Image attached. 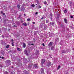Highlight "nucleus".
<instances>
[{"label": "nucleus", "mask_w": 74, "mask_h": 74, "mask_svg": "<svg viewBox=\"0 0 74 74\" xmlns=\"http://www.w3.org/2000/svg\"><path fill=\"white\" fill-rule=\"evenodd\" d=\"M52 44H53V42H50L48 45L49 47H51V46L52 45Z\"/></svg>", "instance_id": "39448f33"}, {"label": "nucleus", "mask_w": 74, "mask_h": 74, "mask_svg": "<svg viewBox=\"0 0 74 74\" xmlns=\"http://www.w3.org/2000/svg\"><path fill=\"white\" fill-rule=\"evenodd\" d=\"M1 42L2 45H4L5 44V42H4L3 40H1Z\"/></svg>", "instance_id": "9b49d317"}, {"label": "nucleus", "mask_w": 74, "mask_h": 74, "mask_svg": "<svg viewBox=\"0 0 74 74\" xmlns=\"http://www.w3.org/2000/svg\"><path fill=\"white\" fill-rule=\"evenodd\" d=\"M53 48H54V46H52L51 48V50H53Z\"/></svg>", "instance_id": "393cba45"}, {"label": "nucleus", "mask_w": 74, "mask_h": 74, "mask_svg": "<svg viewBox=\"0 0 74 74\" xmlns=\"http://www.w3.org/2000/svg\"><path fill=\"white\" fill-rule=\"evenodd\" d=\"M4 22H6V21L5 20H4Z\"/></svg>", "instance_id": "864d4df0"}, {"label": "nucleus", "mask_w": 74, "mask_h": 74, "mask_svg": "<svg viewBox=\"0 0 74 74\" xmlns=\"http://www.w3.org/2000/svg\"><path fill=\"white\" fill-rule=\"evenodd\" d=\"M4 54V51H1V54L2 55H3Z\"/></svg>", "instance_id": "dca6fc26"}, {"label": "nucleus", "mask_w": 74, "mask_h": 74, "mask_svg": "<svg viewBox=\"0 0 74 74\" xmlns=\"http://www.w3.org/2000/svg\"><path fill=\"white\" fill-rule=\"evenodd\" d=\"M0 58H2V59H4V57L0 56Z\"/></svg>", "instance_id": "4c0bfd02"}, {"label": "nucleus", "mask_w": 74, "mask_h": 74, "mask_svg": "<svg viewBox=\"0 0 74 74\" xmlns=\"http://www.w3.org/2000/svg\"><path fill=\"white\" fill-rule=\"evenodd\" d=\"M27 21H31V20H30V18H29L27 19Z\"/></svg>", "instance_id": "bb28decb"}, {"label": "nucleus", "mask_w": 74, "mask_h": 74, "mask_svg": "<svg viewBox=\"0 0 74 74\" xmlns=\"http://www.w3.org/2000/svg\"><path fill=\"white\" fill-rule=\"evenodd\" d=\"M1 33V29H0V33Z\"/></svg>", "instance_id": "de8ad7c7"}, {"label": "nucleus", "mask_w": 74, "mask_h": 74, "mask_svg": "<svg viewBox=\"0 0 74 74\" xmlns=\"http://www.w3.org/2000/svg\"><path fill=\"white\" fill-rule=\"evenodd\" d=\"M37 14H38V12H36V13H35L36 15Z\"/></svg>", "instance_id": "09e8293b"}, {"label": "nucleus", "mask_w": 74, "mask_h": 74, "mask_svg": "<svg viewBox=\"0 0 74 74\" xmlns=\"http://www.w3.org/2000/svg\"><path fill=\"white\" fill-rule=\"evenodd\" d=\"M1 13L2 14H3V11H1Z\"/></svg>", "instance_id": "5fc2aeb1"}, {"label": "nucleus", "mask_w": 74, "mask_h": 74, "mask_svg": "<svg viewBox=\"0 0 74 74\" xmlns=\"http://www.w3.org/2000/svg\"><path fill=\"white\" fill-rule=\"evenodd\" d=\"M34 67H35V68H36V69H37L38 67V66H37V65H34Z\"/></svg>", "instance_id": "4be33fe9"}, {"label": "nucleus", "mask_w": 74, "mask_h": 74, "mask_svg": "<svg viewBox=\"0 0 74 74\" xmlns=\"http://www.w3.org/2000/svg\"><path fill=\"white\" fill-rule=\"evenodd\" d=\"M27 25H29V23H28Z\"/></svg>", "instance_id": "13d9d810"}, {"label": "nucleus", "mask_w": 74, "mask_h": 74, "mask_svg": "<svg viewBox=\"0 0 74 74\" xmlns=\"http://www.w3.org/2000/svg\"><path fill=\"white\" fill-rule=\"evenodd\" d=\"M44 69L43 68H41L40 69V71L41 72V74H45V73H44Z\"/></svg>", "instance_id": "f257e3e1"}, {"label": "nucleus", "mask_w": 74, "mask_h": 74, "mask_svg": "<svg viewBox=\"0 0 74 74\" xmlns=\"http://www.w3.org/2000/svg\"><path fill=\"white\" fill-rule=\"evenodd\" d=\"M23 25L25 26H27V24L26 23H23Z\"/></svg>", "instance_id": "aec40b11"}, {"label": "nucleus", "mask_w": 74, "mask_h": 74, "mask_svg": "<svg viewBox=\"0 0 74 74\" xmlns=\"http://www.w3.org/2000/svg\"><path fill=\"white\" fill-rule=\"evenodd\" d=\"M12 46H13V47H14V42H12Z\"/></svg>", "instance_id": "c85d7f7f"}, {"label": "nucleus", "mask_w": 74, "mask_h": 74, "mask_svg": "<svg viewBox=\"0 0 74 74\" xmlns=\"http://www.w3.org/2000/svg\"><path fill=\"white\" fill-rule=\"evenodd\" d=\"M60 65H59L58 66L57 68V70H59V69H60Z\"/></svg>", "instance_id": "f3484780"}, {"label": "nucleus", "mask_w": 74, "mask_h": 74, "mask_svg": "<svg viewBox=\"0 0 74 74\" xmlns=\"http://www.w3.org/2000/svg\"><path fill=\"white\" fill-rule=\"evenodd\" d=\"M41 64L42 65H43V64H44V63L45 62V60L42 59L41 61Z\"/></svg>", "instance_id": "f03ea898"}, {"label": "nucleus", "mask_w": 74, "mask_h": 74, "mask_svg": "<svg viewBox=\"0 0 74 74\" xmlns=\"http://www.w3.org/2000/svg\"><path fill=\"white\" fill-rule=\"evenodd\" d=\"M26 45L25 43H23V48H25Z\"/></svg>", "instance_id": "6e6552de"}, {"label": "nucleus", "mask_w": 74, "mask_h": 74, "mask_svg": "<svg viewBox=\"0 0 74 74\" xmlns=\"http://www.w3.org/2000/svg\"><path fill=\"white\" fill-rule=\"evenodd\" d=\"M44 27V29H47V24H44L43 25Z\"/></svg>", "instance_id": "9d476101"}, {"label": "nucleus", "mask_w": 74, "mask_h": 74, "mask_svg": "<svg viewBox=\"0 0 74 74\" xmlns=\"http://www.w3.org/2000/svg\"><path fill=\"white\" fill-rule=\"evenodd\" d=\"M5 62L6 64H10V63H11V61H10V60H7Z\"/></svg>", "instance_id": "7ed1b4c3"}, {"label": "nucleus", "mask_w": 74, "mask_h": 74, "mask_svg": "<svg viewBox=\"0 0 74 74\" xmlns=\"http://www.w3.org/2000/svg\"><path fill=\"white\" fill-rule=\"evenodd\" d=\"M33 23V24H35V22H34Z\"/></svg>", "instance_id": "bf43d9fd"}, {"label": "nucleus", "mask_w": 74, "mask_h": 74, "mask_svg": "<svg viewBox=\"0 0 74 74\" xmlns=\"http://www.w3.org/2000/svg\"><path fill=\"white\" fill-rule=\"evenodd\" d=\"M1 16H0V19H1Z\"/></svg>", "instance_id": "0e129e2a"}, {"label": "nucleus", "mask_w": 74, "mask_h": 74, "mask_svg": "<svg viewBox=\"0 0 74 74\" xmlns=\"http://www.w3.org/2000/svg\"><path fill=\"white\" fill-rule=\"evenodd\" d=\"M44 3L45 4H47V2H44Z\"/></svg>", "instance_id": "79ce46f5"}, {"label": "nucleus", "mask_w": 74, "mask_h": 74, "mask_svg": "<svg viewBox=\"0 0 74 74\" xmlns=\"http://www.w3.org/2000/svg\"><path fill=\"white\" fill-rule=\"evenodd\" d=\"M35 65H37V64H35Z\"/></svg>", "instance_id": "69168bd1"}, {"label": "nucleus", "mask_w": 74, "mask_h": 74, "mask_svg": "<svg viewBox=\"0 0 74 74\" xmlns=\"http://www.w3.org/2000/svg\"><path fill=\"white\" fill-rule=\"evenodd\" d=\"M42 45L43 47H45V45H44V43H42Z\"/></svg>", "instance_id": "ea45409f"}, {"label": "nucleus", "mask_w": 74, "mask_h": 74, "mask_svg": "<svg viewBox=\"0 0 74 74\" xmlns=\"http://www.w3.org/2000/svg\"><path fill=\"white\" fill-rule=\"evenodd\" d=\"M11 41H12L13 42H14V40L12 39L11 40Z\"/></svg>", "instance_id": "c03bdc74"}, {"label": "nucleus", "mask_w": 74, "mask_h": 74, "mask_svg": "<svg viewBox=\"0 0 74 74\" xmlns=\"http://www.w3.org/2000/svg\"><path fill=\"white\" fill-rule=\"evenodd\" d=\"M36 52H35V55H39L40 53H39V51H38L37 50H36Z\"/></svg>", "instance_id": "20e7f679"}, {"label": "nucleus", "mask_w": 74, "mask_h": 74, "mask_svg": "<svg viewBox=\"0 0 74 74\" xmlns=\"http://www.w3.org/2000/svg\"><path fill=\"white\" fill-rule=\"evenodd\" d=\"M52 15L50 14V19H52Z\"/></svg>", "instance_id": "a878e982"}, {"label": "nucleus", "mask_w": 74, "mask_h": 74, "mask_svg": "<svg viewBox=\"0 0 74 74\" xmlns=\"http://www.w3.org/2000/svg\"><path fill=\"white\" fill-rule=\"evenodd\" d=\"M8 30H9V31H10V29H9Z\"/></svg>", "instance_id": "e2e57ef3"}, {"label": "nucleus", "mask_w": 74, "mask_h": 74, "mask_svg": "<svg viewBox=\"0 0 74 74\" xmlns=\"http://www.w3.org/2000/svg\"><path fill=\"white\" fill-rule=\"evenodd\" d=\"M2 37L3 38H4V36L3 35H2Z\"/></svg>", "instance_id": "603ef678"}, {"label": "nucleus", "mask_w": 74, "mask_h": 74, "mask_svg": "<svg viewBox=\"0 0 74 74\" xmlns=\"http://www.w3.org/2000/svg\"><path fill=\"white\" fill-rule=\"evenodd\" d=\"M62 53H66V51H64L62 50Z\"/></svg>", "instance_id": "cd10ccee"}, {"label": "nucleus", "mask_w": 74, "mask_h": 74, "mask_svg": "<svg viewBox=\"0 0 74 74\" xmlns=\"http://www.w3.org/2000/svg\"><path fill=\"white\" fill-rule=\"evenodd\" d=\"M60 26L61 27H62L63 28H64V25H63L61 24L60 25Z\"/></svg>", "instance_id": "4468645a"}, {"label": "nucleus", "mask_w": 74, "mask_h": 74, "mask_svg": "<svg viewBox=\"0 0 74 74\" xmlns=\"http://www.w3.org/2000/svg\"><path fill=\"white\" fill-rule=\"evenodd\" d=\"M7 48H9V45H7L6 47Z\"/></svg>", "instance_id": "473e14b6"}, {"label": "nucleus", "mask_w": 74, "mask_h": 74, "mask_svg": "<svg viewBox=\"0 0 74 74\" xmlns=\"http://www.w3.org/2000/svg\"><path fill=\"white\" fill-rule=\"evenodd\" d=\"M34 35H36V33H34Z\"/></svg>", "instance_id": "3c124183"}, {"label": "nucleus", "mask_w": 74, "mask_h": 74, "mask_svg": "<svg viewBox=\"0 0 74 74\" xmlns=\"http://www.w3.org/2000/svg\"><path fill=\"white\" fill-rule=\"evenodd\" d=\"M3 66H2V65H0V67H1V68H2V67H3Z\"/></svg>", "instance_id": "a19ab883"}, {"label": "nucleus", "mask_w": 74, "mask_h": 74, "mask_svg": "<svg viewBox=\"0 0 74 74\" xmlns=\"http://www.w3.org/2000/svg\"><path fill=\"white\" fill-rule=\"evenodd\" d=\"M44 11L45 12H46V8H45V9H44Z\"/></svg>", "instance_id": "e433bc0d"}, {"label": "nucleus", "mask_w": 74, "mask_h": 74, "mask_svg": "<svg viewBox=\"0 0 74 74\" xmlns=\"http://www.w3.org/2000/svg\"><path fill=\"white\" fill-rule=\"evenodd\" d=\"M17 49L18 51H21V48H17Z\"/></svg>", "instance_id": "f8f14e48"}, {"label": "nucleus", "mask_w": 74, "mask_h": 74, "mask_svg": "<svg viewBox=\"0 0 74 74\" xmlns=\"http://www.w3.org/2000/svg\"><path fill=\"white\" fill-rule=\"evenodd\" d=\"M2 19H0V22H2Z\"/></svg>", "instance_id": "49530a36"}, {"label": "nucleus", "mask_w": 74, "mask_h": 74, "mask_svg": "<svg viewBox=\"0 0 74 74\" xmlns=\"http://www.w3.org/2000/svg\"><path fill=\"white\" fill-rule=\"evenodd\" d=\"M24 53L27 56V55H29V53H27V50H25L24 51Z\"/></svg>", "instance_id": "423d86ee"}, {"label": "nucleus", "mask_w": 74, "mask_h": 74, "mask_svg": "<svg viewBox=\"0 0 74 74\" xmlns=\"http://www.w3.org/2000/svg\"><path fill=\"white\" fill-rule=\"evenodd\" d=\"M26 62H27V60H25V59H24L23 60V62L24 63H26Z\"/></svg>", "instance_id": "412c9836"}, {"label": "nucleus", "mask_w": 74, "mask_h": 74, "mask_svg": "<svg viewBox=\"0 0 74 74\" xmlns=\"http://www.w3.org/2000/svg\"><path fill=\"white\" fill-rule=\"evenodd\" d=\"M42 17L44 19H45V18H46L45 16H44V15H43V16Z\"/></svg>", "instance_id": "72a5a7b5"}, {"label": "nucleus", "mask_w": 74, "mask_h": 74, "mask_svg": "<svg viewBox=\"0 0 74 74\" xmlns=\"http://www.w3.org/2000/svg\"><path fill=\"white\" fill-rule=\"evenodd\" d=\"M5 74H8V72H5Z\"/></svg>", "instance_id": "58836bf2"}, {"label": "nucleus", "mask_w": 74, "mask_h": 74, "mask_svg": "<svg viewBox=\"0 0 74 74\" xmlns=\"http://www.w3.org/2000/svg\"><path fill=\"white\" fill-rule=\"evenodd\" d=\"M3 15H5V13H3Z\"/></svg>", "instance_id": "4d7b16f0"}, {"label": "nucleus", "mask_w": 74, "mask_h": 74, "mask_svg": "<svg viewBox=\"0 0 74 74\" xmlns=\"http://www.w3.org/2000/svg\"><path fill=\"white\" fill-rule=\"evenodd\" d=\"M36 5H37V4H36Z\"/></svg>", "instance_id": "774afa93"}, {"label": "nucleus", "mask_w": 74, "mask_h": 74, "mask_svg": "<svg viewBox=\"0 0 74 74\" xmlns=\"http://www.w3.org/2000/svg\"><path fill=\"white\" fill-rule=\"evenodd\" d=\"M47 64L48 65H51V62L48 61L47 62Z\"/></svg>", "instance_id": "ddd939ff"}, {"label": "nucleus", "mask_w": 74, "mask_h": 74, "mask_svg": "<svg viewBox=\"0 0 74 74\" xmlns=\"http://www.w3.org/2000/svg\"><path fill=\"white\" fill-rule=\"evenodd\" d=\"M67 12V11L66 10H65L64 11V13H66V12Z\"/></svg>", "instance_id": "c756f323"}, {"label": "nucleus", "mask_w": 74, "mask_h": 74, "mask_svg": "<svg viewBox=\"0 0 74 74\" xmlns=\"http://www.w3.org/2000/svg\"><path fill=\"white\" fill-rule=\"evenodd\" d=\"M36 7H37V8H41V6L40 5H39L38 6H37Z\"/></svg>", "instance_id": "a211bd4d"}, {"label": "nucleus", "mask_w": 74, "mask_h": 74, "mask_svg": "<svg viewBox=\"0 0 74 74\" xmlns=\"http://www.w3.org/2000/svg\"><path fill=\"white\" fill-rule=\"evenodd\" d=\"M64 21L66 23H67V19H66V18H64Z\"/></svg>", "instance_id": "5701e85b"}, {"label": "nucleus", "mask_w": 74, "mask_h": 74, "mask_svg": "<svg viewBox=\"0 0 74 74\" xmlns=\"http://www.w3.org/2000/svg\"><path fill=\"white\" fill-rule=\"evenodd\" d=\"M16 23H17V24H18V25H19V23H19V21H17L16 22Z\"/></svg>", "instance_id": "7c9ffc66"}, {"label": "nucleus", "mask_w": 74, "mask_h": 74, "mask_svg": "<svg viewBox=\"0 0 74 74\" xmlns=\"http://www.w3.org/2000/svg\"><path fill=\"white\" fill-rule=\"evenodd\" d=\"M34 33H37V31H34Z\"/></svg>", "instance_id": "f704fd0d"}, {"label": "nucleus", "mask_w": 74, "mask_h": 74, "mask_svg": "<svg viewBox=\"0 0 74 74\" xmlns=\"http://www.w3.org/2000/svg\"><path fill=\"white\" fill-rule=\"evenodd\" d=\"M42 26H43L42 23H41L40 24V26H39L40 28H40H42Z\"/></svg>", "instance_id": "1a4fd4ad"}, {"label": "nucleus", "mask_w": 74, "mask_h": 74, "mask_svg": "<svg viewBox=\"0 0 74 74\" xmlns=\"http://www.w3.org/2000/svg\"><path fill=\"white\" fill-rule=\"evenodd\" d=\"M12 68H13V66H12Z\"/></svg>", "instance_id": "338daca9"}, {"label": "nucleus", "mask_w": 74, "mask_h": 74, "mask_svg": "<svg viewBox=\"0 0 74 74\" xmlns=\"http://www.w3.org/2000/svg\"><path fill=\"white\" fill-rule=\"evenodd\" d=\"M25 10V8H21V11H24V10Z\"/></svg>", "instance_id": "6ab92c4d"}, {"label": "nucleus", "mask_w": 74, "mask_h": 74, "mask_svg": "<svg viewBox=\"0 0 74 74\" xmlns=\"http://www.w3.org/2000/svg\"><path fill=\"white\" fill-rule=\"evenodd\" d=\"M8 52H9V53H10V52H11V51H9Z\"/></svg>", "instance_id": "a18cd8bd"}, {"label": "nucleus", "mask_w": 74, "mask_h": 74, "mask_svg": "<svg viewBox=\"0 0 74 74\" xmlns=\"http://www.w3.org/2000/svg\"><path fill=\"white\" fill-rule=\"evenodd\" d=\"M24 16H26V14H24Z\"/></svg>", "instance_id": "6e6d98bb"}, {"label": "nucleus", "mask_w": 74, "mask_h": 74, "mask_svg": "<svg viewBox=\"0 0 74 74\" xmlns=\"http://www.w3.org/2000/svg\"><path fill=\"white\" fill-rule=\"evenodd\" d=\"M55 23L53 22H51L49 23V24L50 25H52V26H54L55 25Z\"/></svg>", "instance_id": "0eeeda50"}, {"label": "nucleus", "mask_w": 74, "mask_h": 74, "mask_svg": "<svg viewBox=\"0 0 74 74\" xmlns=\"http://www.w3.org/2000/svg\"><path fill=\"white\" fill-rule=\"evenodd\" d=\"M43 17H42V18H41V19H43Z\"/></svg>", "instance_id": "052dcab7"}, {"label": "nucleus", "mask_w": 74, "mask_h": 74, "mask_svg": "<svg viewBox=\"0 0 74 74\" xmlns=\"http://www.w3.org/2000/svg\"><path fill=\"white\" fill-rule=\"evenodd\" d=\"M49 22V21L48 20H46V22L47 23H48Z\"/></svg>", "instance_id": "2f4dec72"}, {"label": "nucleus", "mask_w": 74, "mask_h": 74, "mask_svg": "<svg viewBox=\"0 0 74 74\" xmlns=\"http://www.w3.org/2000/svg\"><path fill=\"white\" fill-rule=\"evenodd\" d=\"M14 27H17V26H16V25H14Z\"/></svg>", "instance_id": "37998d69"}, {"label": "nucleus", "mask_w": 74, "mask_h": 74, "mask_svg": "<svg viewBox=\"0 0 74 74\" xmlns=\"http://www.w3.org/2000/svg\"><path fill=\"white\" fill-rule=\"evenodd\" d=\"M20 7H21V5L20 4H18L17 5V7L18 8V9H20Z\"/></svg>", "instance_id": "2eb2a0df"}, {"label": "nucleus", "mask_w": 74, "mask_h": 74, "mask_svg": "<svg viewBox=\"0 0 74 74\" xmlns=\"http://www.w3.org/2000/svg\"><path fill=\"white\" fill-rule=\"evenodd\" d=\"M31 7H32L34 8L35 7V5L34 4H33L31 5Z\"/></svg>", "instance_id": "b1692460"}, {"label": "nucleus", "mask_w": 74, "mask_h": 74, "mask_svg": "<svg viewBox=\"0 0 74 74\" xmlns=\"http://www.w3.org/2000/svg\"><path fill=\"white\" fill-rule=\"evenodd\" d=\"M21 17V16H19L18 17V18H20Z\"/></svg>", "instance_id": "8fccbe9b"}, {"label": "nucleus", "mask_w": 74, "mask_h": 74, "mask_svg": "<svg viewBox=\"0 0 74 74\" xmlns=\"http://www.w3.org/2000/svg\"><path fill=\"white\" fill-rule=\"evenodd\" d=\"M31 45H33V44H31Z\"/></svg>", "instance_id": "680f3d73"}, {"label": "nucleus", "mask_w": 74, "mask_h": 74, "mask_svg": "<svg viewBox=\"0 0 74 74\" xmlns=\"http://www.w3.org/2000/svg\"><path fill=\"white\" fill-rule=\"evenodd\" d=\"M74 18V17H73V16H71V18Z\"/></svg>", "instance_id": "c9c22d12"}]
</instances>
